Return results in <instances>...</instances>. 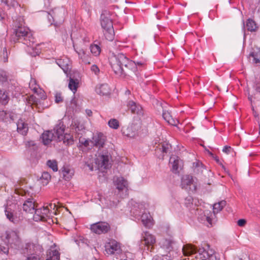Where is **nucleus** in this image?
Wrapping results in <instances>:
<instances>
[{
    "label": "nucleus",
    "instance_id": "f257e3e1",
    "mask_svg": "<svg viewBox=\"0 0 260 260\" xmlns=\"http://www.w3.org/2000/svg\"><path fill=\"white\" fill-rule=\"evenodd\" d=\"M109 62L115 74L119 76L129 75L131 73H136L138 67L145 64L144 61H134L129 60L123 53H114L110 57Z\"/></svg>",
    "mask_w": 260,
    "mask_h": 260
},
{
    "label": "nucleus",
    "instance_id": "f03ea898",
    "mask_svg": "<svg viewBox=\"0 0 260 260\" xmlns=\"http://www.w3.org/2000/svg\"><path fill=\"white\" fill-rule=\"evenodd\" d=\"M19 19V21L21 22L19 24H15L16 28L12 35L11 40L15 42H21L28 47H33L34 38L28 28L23 26V19L21 17Z\"/></svg>",
    "mask_w": 260,
    "mask_h": 260
},
{
    "label": "nucleus",
    "instance_id": "7ed1b4c3",
    "mask_svg": "<svg viewBox=\"0 0 260 260\" xmlns=\"http://www.w3.org/2000/svg\"><path fill=\"white\" fill-rule=\"evenodd\" d=\"M101 25L104 29V34L106 39L112 41L114 38V31L113 23L108 11H103L101 15Z\"/></svg>",
    "mask_w": 260,
    "mask_h": 260
},
{
    "label": "nucleus",
    "instance_id": "20e7f679",
    "mask_svg": "<svg viewBox=\"0 0 260 260\" xmlns=\"http://www.w3.org/2000/svg\"><path fill=\"white\" fill-rule=\"evenodd\" d=\"M5 245H2L0 243V252L8 253L9 251V245L11 247L15 248L19 245L20 239L18 233L15 231H8L6 233Z\"/></svg>",
    "mask_w": 260,
    "mask_h": 260
},
{
    "label": "nucleus",
    "instance_id": "39448f33",
    "mask_svg": "<svg viewBox=\"0 0 260 260\" xmlns=\"http://www.w3.org/2000/svg\"><path fill=\"white\" fill-rule=\"evenodd\" d=\"M54 132L56 136L55 138L57 142L62 141L63 143L69 145L73 143V139L72 136L70 134L64 133V127L62 122L55 125L54 127Z\"/></svg>",
    "mask_w": 260,
    "mask_h": 260
},
{
    "label": "nucleus",
    "instance_id": "423d86ee",
    "mask_svg": "<svg viewBox=\"0 0 260 260\" xmlns=\"http://www.w3.org/2000/svg\"><path fill=\"white\" fill-rule=\"evenodd\" d=\"M155 242V237L149 232H146L142 234V238L141 240L140 246L141 248L143 247H147V250L151 251Z\"/></svg>",
    "mask_w": 260,
    "mask_h": 260
},
{
    "label": "nucleus",
    "instance_id": "0eeeda50",
    "mask_svg": "<svg viewBox=\"0 0 260 260\" xmlns=\"http://www.w3.org/2000/svg\"><path fill=\"white\" fill-rule=\"evenodd\" d=\"M105 252L108 254H117L121 252L120 244L113 239L109 240L105 244Z\"/></svg>",
    "mask_w": 260,
    "mask_h": 260
},
{
    "label": "nucleus",
    "instance_id": "6e6552de",
    "mask_svg": "<svg viewBox=\"0 0 260 260\" xmlns=\"http://www.w3.org/2000/svg\"><path fill=\"white\" fill-rule=\"evenodd\" d=\"M24 252L26 254H42L43 252V248L37 242H28L25 244Z\"/></svg>",
    "mask_w": 260,
    "mask_h": 260
},
{
    "label": "nucleus",
    "instance_id": "1a4fd4ad",
    "mask_svg": "<svg viewBox=\"0 0 260 260\" xmlns=\"http://www.w3.org/2000/svg\"><path fill=\"white\" fill-rule=\"evenodd\" d=\"M131 212L136 218L141 216V221L145 226L150 228L153 225L152 218L149 213H143L141 215V212H138L135 208L133 209Z\"/></svg>",
    "mask_w": 260,
    "mask_h": 260
},
{
    "label": "nucleus",
    "instance_id": "9d476101",
    "mask_svg": "<svg viewBox=\"0 0 260 260\" xmlns=\"http://www.w3.org/2000/svg\"><path fill=\"white\" fill-rule=\"evenodd\" d=\"M91 230L97 234L107 233L110 229L109 224L106 222H99L91 225Z\"/></svg>",
    "mask_w": 260,
    "mask_h": 260
},
{
    "label": "nucleus",
    "instance_id": "9b49d317",
    "mask_svg": "<svg viewBox=\"0 0 260 260\" xmlns=\"http://www.w3.org/2000/svg\"><path fill=\"white\" fill-rule=\"evenodd\" d=\"M195 258L196 260H214L215 256L212 250L207 251L204 248H199Z\"/></svg>",
    "mask_w": 260,
    "mask_h": 260
},
{
    "label": "nucleus",
    "instance_id": "f8f14e48",
    "mask_svg": "<svg viewBox=\"0 0 260 260\" xmlns=\"http://www.w3.org/2000/svg\"><path fill=\"white\" fill-rule=\"evenodd\" d=\"M106 141V137L101 133H98L93 135L90 142L95 147L99 149L103 148Z\"/></svg>",
    "mask_w": 260,
    "mask_h": 260
},
{
    "label": "nucleus",
    "instance_id": "ddd939ff",
    "mask_svg": "<svg viewBox=\"0 0 260 260\" xmlns=\"http://www.w3.org/2000/svg\"><path fill=\"white\" fill-rule=\"evenodd\" d=\"M110 156L108 154L100 155L95 159V163L99 168L108 169L110 166Z\"/></svg>",
    "mask_w": 260,
    "mask_h": 260
},
{
    "label": "nucleus",
    "instance_id": "4468645a",
    "mask_svg": "<svg viewBox=\"0 0 260 260\" xmlns=\"http://www.w3.org/2000/svg\"><path fill=\"white\" fill-rule=\"evenodd\" d=\"M64 10L63 9H54L50 11L48 15L53 19V22L60 23L63 21Z\"/></svg>",
    "mask_w": 260,
    "mask_h": 260
},
{
    "label": "nucleus",
    "instance_id": "2eb2a0df",
    "mask_svg": "<svg viewBox=\"0 0 260 260\" xmlns=\"http://www.w3.org/2000/svg\"><path fill=\"white\" fill-rule=\"evenodd\" d=\"M56 133L54 132V128L52 131H48L44 132L42 135V140L43 144L47 145L50 143L52 141H56L55 136Z\"/></svg>",
    "mask_w": 260,
    "mask_h": 260
},
{
    "label": "nucleus",
    "instance_id": "dca6fc26",
    "mask_svg": "<svg viewBox=\"0 0 260 260\" xmlns=\"http://www.w3.org/2000/svg\"><path fill=\"white\" fill-rule=\"evenodd\" d=\"M36 207L34 199H28L23 204V210L28 213H33Z\"/></svg>",
    "mask_w": 260,
    "mask_h": 260
},
{
    "label": "nucleus",
    "instance_id": "f3484780",
    "mask_svg": "<svg viewBox=\"0 0 260 260\" xmlns=\"http://www.w3.org/2000/svg\"><path fill=\"white\" fill-rule=\"evenodd\" d=\"M127 106L132 113L136 114L139 115H143V110L141 106L138 104H137L134 101H129Z\"/></svg>",
    "mask_w": 260,
    "mask_h": 260
},
{
    "label": "nucleus",
    "instance_id": "a211bd4d",
    "mask_svg": "<svg viewBox=\"0 0 260 260\" xmlns=\"http://www.w3.org/2000/svg\"><path fill=\"white\" fill-rule=\"evenodd\" d=\"M56 63L66 73L70 69V61L67 57L57 59Z\"/></svg>",
    "mask_w": 260,
    "mask_h": 260
},
{
    "label": "nucleus",
    "instance_id": "6ab92c4d",
    "mask_svg": "<svg viewBox=\"0 0 260 260\" xmlns=\"http://www.w3.org/2000/svg\"><path fill=\"white\" fill-rule=\"evenodd\" d=\"M170 163L172 164V171L175 173H178L179 167L181 165V160L178 156H173L170 157Z\"/></svg>",
    "mask_w": 260,
    "mask_h": 260
},
{
    "label": "nucleus",
    "instance_id": "aec40b11",
    "mask_svg": "<svg viewBox=\"0 0 260 260\" xmlns=\"http://www.w3.org/2000/svg\"><path fill=\"white\" fill-rule=\"evenodd\" d=\"M95 91L100 95H107L110 94V89L108 84H103L96 86Z\"/></svg>",
    "mask_w": 260,
    "mask_h": 260
},
{
    "label": "nucleus",
    "instance_id": "412c9836",
    "mask_svg": "<svg viewBox=\"0 0 260 260\" xmlns=\"http://www.w3.org/2000/svg\"><path fill=\"white\" fill-rule=\"evenodd\" d=\"M17 131L21 135L25 136L27 134L28 127L27 124L22 119H19L17 123Z\"/></svg>",
    "mask_w": 260,
    "mask_h": 260
},
{
    "label": "nucleus",
    "instance_id": "4be33fe9",
    "mask_svg": "<svg viewBox=\"0 0 260 260\" xmlns=\"http://www.w3.org/2000/svg\"><path fill=\"white\" fill-rule=\"evenodd\" d=\"M114 182L116 188L119 191L122 190L127 186V181L123 177H117L116 180H114Z\"/></svg>",
    "mask_w": 260,
    "mask_h": 260
},
{
    "label": "nucleus",
    "instance_id": "5701e85b",
    "mask_svg": "<svg viewBox=\"0 0 260 260\" xmlns=\"http://www.w3.org/2000/svg\"><path fill=\"white\" fill-rule=\"evenodd\" d=\"M197 248L191 244L184 245L182 248V252L183 254L186 256L196 254L197 253Z\"/></svg>",
    "mask_w": 260,
    "mask_h": 260
},
{
    "label": "nucleus",
    "instance_id": "b1692460",
    "mask_svg": "<svg viewBox=\"0 0 260 260\" xmlns=\"http://www.w3.org/2000/svg\"><path fill=\"white\" fill-rule=\"evenodd\" d=\"M59 259H60V253L56 249H51L47 252L46 260H59Z\"/></svg>",
    "mask_w": 260,
    "mask_h": 260
},
{
    "label": "nucleus",
    "instance_id": "393cba45",
    "mask_svg": "<svg viewBox=\"0 0 260 260\" xmlns=\"http://www.w3.org/2000/svg\"><path fill=\"white\" fill-rule=\"evenodd\" d=\"M9 90L0 89V103L3 105L7 104L9 101Z\"/></svg>",
    "mask_w": 260,
    "mask_h": 260
},
{
    "label": "nucleus",
    "instance_id": "a878e982",
    "mask_svg": "<svg viewBox=\"0 0 260 260\" xmlns=\"http://www.w3.org/2000/svg\"><path fill=\"white\" fill-rule=\"evenodd\" d=\"M193 183L192 177L190 175H184L181 179V186L183 188H187Z\"/></svg>",
    "mask_w": 260,
    "mask_h": 260
},
{
    "label": "nucleus",
    "instance_id": "bb28decb",
    "mask_svg": "<svg viewBox=\"0 0 260 260\" xmlns=\"http://www.w3.org/2000/svg\"><path fill=\"white\" fill-rule=\"evenodd\" d=\"M61 171L66 180L70 179L74 174V171L68 166H63L61 169Z\"/></svg>",
    "mask_w": 260,
    "mask_h": 260
},
{
    "label": "nucleus",
    "instance_id": "cd10ccee",
    "mask_svg": "<svg viewBox=\"0 0 260 260\" xmlns=\"http://www.w3.org/2000/svg\"><path fill=\"white\" fill-rule=\"evenodd\" d=\"M35 214L34 215V220L36 221H45V217L42 213V209H35Z\"/></svg>",
    "mask_w": 260,
    "mask_h": 260
},
{
    "label": "nucleus",
    "instance_id": "c85d7f7f",
    "mask_svg": "<svg viewBox=\"0 0 260 260\" xmlns=\"http://www.w3.org/2000/svg\"><path fill=\"white\" fill-rule=\"evenodd\" d=\"M226 205V202L224 200L221 201L217 203H215L213 205V212L214 214L220 212L223 208Z\"/></svg>",
    "mask_w": 260,
    "mask_h": 260
},
{
    "label": "nucleus",
    "instance_id": "c756f323",
    "mask_svg": "<svg viewBox=\"0 0 260 260\" xmlns=\"http://www.w3.org/2000/svg\"><path fill=\"white\" fill-rule=\"evenodd\" d=\"M246 27L248 30L250 31H255L258 28L255 22L251 19H248L247 20Z\"/></svg>",
    "mask_w": 260,
    "mask_h": 260
},
{
    "label": "nucleus",
    "instance_id": "7c9ffc66",
    "mask_svg": "<svg viewBox=\"0 0 260 260\" xmlns=\"http://www.w3.org/2000/svg\"><path fill=\"white\" fill-rule=\"evenodd\" d=\"M162 117L169 124L173 125H175L176 124V121L172 118L170 112L168 111L164 112Z\"/></svg>",
    "mask_w": 260,
    "mask_h": 260
},
{
    "label": "nucleus",
    "instance_id": "2f4dec72",
    "mask_svg": "<svg viewBox=\"0 0 260 260\" xmlns=\"http://www.w3.org/2000/svg\"><path fill=\"white\" fill-rule=\"evenodd\" d=\"M78 83L79 82L77 79L74 80L71 78H70L69 87L74 93L77 91Z\"/></svg>",
    "mask_w": 260,
    "mask_h": 260
},
{
    "label": "nucleus",
    "instance_id": "473e14b6",
    "mask_svg": "<svg viewBox=\"0 0 260 260\" xmlns=\"http://www.w3.org/2000/svg\"><path fill=\"white\" fill-rule=\"evenodd\" d=\"M8 76L6 71L0 70V84L3 85L8 82Z\"/></svg>",
    "mask_w": 260,
    "mask_h": 260
},
{
    "label": "nucleus",
    "instance_id": "72a5a7b5",
    "mask_svg": "<svg viewBox=\"0 0 260 260\" xmlns=\"http://www.w3.org/2000/svg\"><path fill=\"white\" fill-rule=\"evenodd\" d=\"M5 215L7 218L11 222H15L16 218L14 216L13 213L11 210L9 208H6Z\"/></svg>",
    "mask_w": 260,
    "mask_h": 260
},
{
    "label": "nucleus",
    "instance_id": "f704fd0d",
    "mask_svg": "<svg viewBox=\"0 0 260 260\" xmlns=\"http://www.w3.org/2000/svg\"><path fill=\"white\" fill-rule=\"evenodd\" d=\"M47 165L54 172L58 170L57 162L55 160H48L47 161Z\"/></svg>",
    "mask_w": 260,
    "mask_h": 260
},
{
    "label": "nucleus",
    "instance_id": "c9c22d12",
    "mask_svg": "<svg viewBox=\"0 0 260 260\" xmlns=\"http://www.w3.org/2000/svg\"><path fill=\"white\" fill-rule=\"evenodd\" d=\"M90 51L95 56H97L100 54L101 52V49L98 45L94 44L91 45Z\"/></svg>",
    "mask_w": 260,
    "mask_h": 260
},
{
    "label": "nucleus",
    "instance_id": "e433bc0d",
    "mask_svg": "<svg viewBox=\"0 0 260 260\" xmlns=\"http://www.w3.org/2000/svg\"><path fill=\"white\" fill-rule=\"evenodd\" d=\"M174 242L170 240H166L164 243V247L167 249V251L170 252L173 249L172 244Z\"/></svg>",
    "mask_w": 260,
    "mask_h": 260
},
{
    "label": "nucleus",
    "instance_id": "4c0bfd02",
    "mask_svg": "<svg viewBox=\"0 0 260 260\" xmlns=\"http://www.w3.org/2000/svg\"><path fill=\"white\" fill-rule=\"evenodd\" d=\"M109 126L114 129H117L119 127V122L116 119H111L108 122Z\"/></svg>",
    "mask_w": 260,
    "mask_h": 260
},
{
    "label": "nucleus",
    "instance_id": "58836bf2",
    "mask_svg": "<svg viewBox=\"0 0 260 260\" xmlns=\"http://www.w3.org/2000/svg\"><path fill=\"white\" fill-rule=\"evenodd\" d=\"M0 118L5 121H7L9 118L13 120L11 114L9 113H7L5 111H0Z\"/></svg>",
    "mask_w": 260,
    "mask_h": 260
},
{
    "label": "nucleus",
    "instance_id": "ea45409f",
    "mask_svg": "<svg viewBox=\"0 0 260 260\" xmlns=\"http://www.w3.org/2000/svg\"><path fill=\"white\" fill-rule=\"evenodd\" d=\"M79 57L82 59V61H84L85 63H90V62L86 59V58H88V56L86 55L85 53V52L83 50H80L79 52H77Z\"/></svg>",
    "mask_w": 260,
    "mask_h": 260
},
{
    "label": "nucleus",
    "instance_id": "a19ab883",
    "mask_svg": "<svg viewBox=\"0 0 260 260\" xmlns=\"http://www.w3.org/2000/svg\"><path fill=\"white\" fill-rule=\"evenodd\" d=\"M41 254H27L25 260H41Z\"/></svg>",
    "mask_w": 260,
    "mask_h": 260
},
{
    "label": "nucleus",
    "instance_id": "79ce46f5",
    "mask_svg": "<svg viewBox=\"0 0 260 260\" xmlns=\"http://www.w3.org/2000/svg\"><path fill=\"white\" fill-rule=\"evenodd\" d=\"M250 55L253 57L255 63L260 64V52H253L250 54Z\"/></svg>",
    "mask_w": 260,
    "mask_h": 260
},
{
    "label": "nucleus",
    "instance_id": "37998d69",
    "mask_svg": "<svg viewBox=\"0 0 260 260\" xmlns=\"http://www.w3.org/2000/svg\"><path fill=\"white\" fill-rule=\"evenodd\" d=\"M8 7H15L18 5V3L15 0H2Z\"/></svg>",
    "mask_w": 260,
    "mask_h": 260
},
{
    "label": "nucleus",
    "instance_id": "c03bdc74",
    "mask_svg": "<svg viewBox=\"0 0 260 260\" xmlns=\"http://www.w3.org/2000/svg\"><path fill=\"white\" fill-rule=\"evenodd\" d=\"M42 179L45 181L44 183L47 184L51 179V175L47 172H44L42 174Z\"/></svg>",
    "mask_w": 260,
    "mask_h": 260
},
{
    "label": "nucleus",
    "instance_id": "a18cd8bd",
    "mask_svg": "<svg viewBox=\"0 0 260 260\" xmlns=\"http://www.w3.org/2000/svg\"><path fill=\"white\" fill-rule=\"evenodd\" d=\"M193 199L191 196L187 197L185 199V205L187 208H191L193 205Z\"/></svg>",
    "mask_w": 260,
    "mask_h": 260
},
{
    "label": "nucleus",
    "instance_id": "49530a36",
    "mask_svg": "<svg viewBox=\"0 0 260 260\" xmlns=\"http://www.w3.org/2000/svg\"><path fill=\"white\" fill-rule=\"evenodd\" d=\"M42 209L43 214L45 217V221L47 220V217H48V214L50 213V210L48 207H43Z\"/></svg>",
    "mask_w": 260,
    "mask_h": 260
},
{
    "label": "nucleus",
    "instance_id": "de8ad7c7",
    "mask_svg": "<svg viewBox=\"0 0 260 260\" xmlns=\"http://www.w3.org/2000/svg\"><path fill=\"white\" fill-rule=\"evenodd\" d=\"M63 98L60 93H56L55 95V101L56 103L62 102Z\"/></svg>",
    "mask_w": 260,
    "mask_h": 260
},
{
    "label": "nucleus",
    "instance_id": "09e8293b",
    "mask_svg": "<svg viewBox=\"0 0 260 260\" xmlns=\"http://www.w3.org/2000/svg\"><path fill=\"white\" fill-rule=\"evenodd\" d=\"M79 142L84 145L85 147H87L89 145V141L85 138H80L79 139Z\"/></svg>",
    "mask_w": 260,
    "mask_h": 260
},
{
    "label": "nucleus",
    "instance_id": "8fccbe9b",
    "mask_svg": "<svg viewBox=\"0 0 260 260\" xmlns=\"http://www.w3.org/2000/svg\"><path fill=\"white\" fill-rule=\"evenodd\" d=\"M91 70L95 73V74L97 75L99 72L100 70L98 66L95 64H93L91 67Z\"/></svg>",
    "mask_w": 260,
    "mask_h": 260
},
{
    "label": "nucleus",
    "instance_id": "3c124183",
    "mask_svg": "<svg viewBox=\"0 0 260 260\" xmlns=\"http://www.w3.org/2000/svg\"><path fill=\"white\" fill-rule=\"evenodd\" d=\"M246 223V220L244 219H240L238 220L237 224L239 226L242 227L245 226Z\"/></svg>",
    "mask_w": 260,
    "mask_h": 260
},
{
    "label": "nucleus",
    "instance_id": "603ef678",
    "mask_svg": "<svg viewBox=\"0 0 260 260\" xmlns=\"http://www.w3.org/2000/svg\"><path fill=\"white\" fill-rule=\"evenodd\" d=\"M232 150V148L230 146H225L223 147L222 149V151L223 152L226 153V154H229L230 153L231 151Z\"/></svg>",
    "mask_w": 260,
    "mask_h": 260
},
{
    "label": "nucleus",
    "instance_id": "864d4df0",
    "mask_svg": "<svg viewBox=\"0 0 260 260\" xmlns=\"http://www.w3.org/2000/svg\"><path fill=\"white\" fill-rule=\"evenodd\" d=\"M235 260H248V257L246 254H243L236 258Z\"/></svg>",
    "mask_w": 260,
    "mask_h": 260
},
{
    "label": "nucleus",
    "instance_id": "5fc2aeb1",
    "mask_svg": "<svg viewBox=\"0 0 260 260\" xmlns=\"http://www.w3.org/2000/svg\"><path fill=\"white\" fill-rule=\"evenodd\" d=\"M152 260H170L168 255H162V257L153 258Z\"/></svg>",
    "mask_w": 260,
    "mask_h": 260
},
{
    "label": "nucleus",
    "instance_id": "6e6d98bb",
    "mask_svg": "<svg viewBox=\"0 0 260 260\" xmlns=\"http://www.w3.org/2000/svg\"><path fill=\"white\" fill-rule=\"evenodd\" d=\"M120 42H115L112 43V47L114 49H117L119 47H120Z\"/></svg>",
    "mask_w": 260,
    "mask_h": 260
},
{
    "label": "nucleus",
    "instance_id": "4d7b16f0",
    "mask_svg": "<svg viewBox=\"0 0 260 260\" xmlns=\"http://www.w3.org/2000/svg\"><path fill=\"white\" fill-rule=\"evenodd\" d=\"M26 145L28 147L34 146L35 145V143L33 141H27L26 143Z\"/></svg>",
    "mask_w": 260,
    "mask_h": 260
},
{
    "label": "nucleus",
    "instance_id": "13d9d810",
    "mask_svg": "<svg viewBox=\"0 0 260 260\" xmlns=\"http://www.w3.org/2000/svg\"><path fill=\"white\" fill-rule=\"evenodd\" d=\"M169 149L168 146H165L164 145L162 146V151L164 153H167L168 152V149Z\"/></svg>",
    "mask_w": 260,
    "mask_h": 260
},
{
    "label": "nucleus",
    "instance_id": "bf43d9fd",
    "mask_svg": "<svg viewBox=\"0 0 260 260\" xmlns=\"http://www.w3.org/2000/svg\"><path fill=\"white\" fill-rule=\"evenodd\" d=\"M86 113L87 114V115L89 116H90L92 115V111L91 110H89V109H87L86 110Z\"/></svg>",
    "mask_w": 260,
    "mask_h": 260
},
{
    "label": "nucleus",
    "instance_id": "052dcab7",
    "mask_svg": "<svg viewBox=\"0 0 260 260\" xmlns=\"http://www.w3.org/2000/svg\"><path fill=\"white\" fill-rule=\"evenodd\" d=\"M256 90L260 92V82L257 83L256 85Z\"/></svg>",
    "mask_w": 260,
    "mask_h": 260
},
{
    "label": "nucleus",
    "instance_id": "680f3d73",
    "mask_svg": "<svg viewBox=\"0 0 260 260\" xmlns=\"http://www.w3.org/2000/svg\"><path fill=\"white\" fill-rule=\"evenodd\" d=\"M3 54H4V57H5V56H6V57H7L8 53H7V49H6V48H4V50H3Z\"/></svg>",
    "mask_w": 260,
    "mask_h": 260
},
{
    "label": "nucleus",
    "instance_id": "e2e57ef3",
    "mask_svg": "<svg viewBox=\"0 0 260 260\" xmlns=\"http://www.w3.org/2000/svg\"><path fill=\"white\" fill-rule=\"evenodd\" d=\"M126 135L129 137H134L136 136V133H134V134L133 133H132V134L127 133V134H126Z\"/></svg>",
    "mask_w": 260,
    "mask_h": 260
},
{
    "label": "nucleus",
    "instance_id": "0e129e2a",
    "mask_svg": "<svg viewBox=\"0 0 260 260\" xmlns=\"http://www.w3.org/2000/svg\"><path fill=\"white\" fill-rule=\"evenodd\" d=\"M206 220H207V221L209 223H211V219L210 218V217L207 216V217H206Z\"/></svg>",
    "mask_w": 260,
    "mask_h": 260
},
{
    "label": "nucleus",
    "instance_id": "69168bd1",
    "mask_svg": "<svg viewBox=\"0 0 260 260\" xmlns=\"http://www.w3.org/2000/svg\"><path fill=\"white\" fill-rule=\"evenodd\" d=\"M130 93H131V91L129 90H127L125 91V94H129Z\"/></svg>",
    "mask_w": 260,
    "mask_h": 260
},
{
    "label": "nucleus",
    "instance_id": "338daca9",
    "mask_svg": "<svg viewBox=\"0 0 260 260\" xmlns=\"http://www.w3.org/2000/svg\"><path fill=\"white\" fill-rule=\"evenodd\" d=\"M248 99L249 101H250L251 102L252 101V96L251 95H249L248 96Z\"/></svg>",
    "mask_w": 260,
    "mask_h": 260
},
{
    "label": "nucleus",
    "instance_id": "774afa93",
    "mask_svg": "<svg viewBox=\"0 0 260 260\" xmlns=\"http://www.w3.org/2000/svg\"><path fill=\"white\" fill-rule=\"evenodd\" d=\"M33 90H34V92H37L38 89H37V88L35 87V88L33 89Z\"/></svg>",
    "mask_w": 260,
    "mask_h": 260
}]
</instances>
